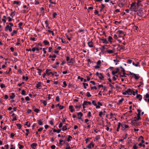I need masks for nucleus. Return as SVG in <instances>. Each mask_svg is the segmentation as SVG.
<instances>
[{"label": "nucleus", "instance_id": "1", "mask_svg": "<svg viewBox=\"0 0 149 149\" xmlns=\"http://www.w3.org/2000/svg\"><path fill=\"white\" fill-rule=\"evenodd\" d=\"M136 120H137L136 119H135L131 121V124H132V126L135 127L138 125V124L136 121Z\"/></svg>", "mask_w": 149, "mask_h": 149}, {"label": "nucleus", "instance_id": "2", "mask_svg": "<svg viewBox=\"0 0 149 149\" xmlns=\"http://www.w3.org/2000/svg\"><path fill=\"white\" fill-rule=\"evenodd\" d=\"M143 99L146 101H148L149 102V94L148 93L146 94L143 97Z\"/></svg>", "mask_w": 149, "mask_h": 149}, {"label": "nucleus", "instance_id": "3", "mask_svg": "<svg viewBox=\"0 0 149 149\" xmlns=\"http://www.w3.org/2000/svg\"><path fill=\"white\" fill-rule=\"evenodd\" d=\"M5 31H7L9 30L10 32H11L12 31V29L11 26H10L8 24L5 27Z\"/></svg>", "mask_w": 149, "mask_h": 149}, {"label": "nucleus", "instance_id": "4", "mask_svg": "<svg viewBox=\"0 0 149 149\" xmlns=\"http://www.w3.org/2000/svg\"><path fill=\"white\" fill-rule=\"evenodd\" d=\"M137 111L138 112V114H137V116H138V117H135L134 118L135 119H136V120H139L140 118V116L141 115V110H140L139 109H138L137 110Z\"/></svg>", "mask_w": 149, "mask_h": 149}, {"label": "nucleus", "instance_id": "5", "mask_svg": "<svg viewBox=\"0 0 149 149\" xmlns=\"http://www.w3.org/2000/svg\"><path fill=\"white\" fill-rule=\"evenodd\" d=\"M118 48H119V50H125V47L124 46L122 45H118Z\"/></svg>", "mask_w": 149, "mask_h": 149}, {"label": "nucleus", "instance_id": "6", "mask_svg": "<svg viewBox=\"0 0 149 149\" xmlns=\"http://www.w3.org/2000/svg\"><path fill=\"white\" fill-rule=\"evenodd\" d=\"M37 144L36 143H33L31 145V147L33 149H35V148L37 146Z\"/></svg>", "mask_w": 149, "mask_h": 149}, {"label": "nucleus", "instance_id": "7", "mask_svg": "<svg viewBox=\"0 0 149 149\" xmlns=\"http://www.w3.org/2000/svg\"><path fill=\"white\" fill-rule=\"evenodd\" d=\"M136 97L137 99H138L139 101H141L142 99V96L139 94H137L136 96Z\"/></svg>", "mask_w": 149, "mask_h": 149}, {"label": "nucleus", "instance_id": "8", "mask_svg": "<svg viewBox=\"0 0 149 149\" xmlns=\"http://www.w3.org/2000/svg\"><path fill=\"white\" fill-rule=\"evenodd\" d=\"M91 146H92L93 147L94 146V145L93 144V142H91L87 147L88 148L91 149Z\"/></svg>", "mask_w": 149, "mask_h": 149}, {"label": "nucleus", "instance_id": "9", "mask_svg": "<svg viewBox=\"0 0 149 149\" xmlns=\"http://www.w3.org/2000/svg\"><path fill=\"white\" fill-rule=\"evenodd\" d=\"M87 44L89 47H93V42L92 41L88 42Z\"/></svg>", "mask_w": 149, "mask_h": 149}, {"label": "nucleus", "instance_id": "10", "mask_svg": "<svg viewBox=\"0 0 149 149\" xmlns=\"http://www.w3.org/2000/svg\"><path fill=\"white\" fill-rule=\"evenodd\" d=\"M51 70V69H46V71H45V73L46 74H47V75L49 76L50 75V74H51V73H52V72H49V71H50Z\"/></svg>", "mask_w": 149, "mask_h": 149}, {"label": "nucleus", "instance_id": "11", "mask_svg": "<svg viewBox=\"0 0 149 149\" xmlns=\"http://www.w3.org/2000/svg\"><path fill=\"white\" fill-rule=\"evenodd\" d=\"M73 106L72 105H70L69 106V108L70 109L71 112L72 113L75 110L74 109H73Z\"/></svg>", "mask_w": 149, "mask_h": 149}, {"label": "nucleus", "instance_id": "12", "mask_svg": "<svg viewBox=\"0 0 149 149\" xmlns=\"http://www.w3.org/2000/svg\"><path fill=\"white\" fill-rule=\"evenodd\" d=\"M41 83L40 82H38V84H36V87L37 88H39L40 87H41Z\"/></svg>", "mask_w": 149, "mask_h": 149}, {"label": "nucleus", "instance_id": "13", "mask_svg": "<svg viewBox=\"0 0 149 149\" xmlns=\"http://www.w3.org/2000/svg\"><path fill=\"white\" fill-rule=\"evenodd\" d=\"M98 77L101 80H102L104 78V77L102 73H100L99 75L98 76Z\"/></svg>", "mask_w": 149, "mask_h": 149}, {"label": "nucleus", "instance_id": "14", "mask_svg": "<svg viewBox=\"0 0 149 149\" xmlns=\"http://www.w3.org/2000/svg\"><path fill=\"white\" fill-rule=\"evenodd\" d=\"M101 40L104 43L107 44L108 43V42L106 39L102 38L101 39Z\"/></svg>", "mask_w": 149, "mask_h": 149}, {"label": "nucleus", "instance_id": "15", "mask_svg": "<svg viewBox=\"0 0 149 149\" xmlns=\"http://www.w3.org/2000/svg\"><path fill=\"white\" fill-rule=\"evenodd\" d=\"M43 43L45 45H49V43L47 40H45L43 41Z\"/></svg>", "mask_w": 149, "mask_h": 149}, {"label": "nucleus", "instance_id": "16", "mask_svg": "<svg viewBox=\"0 0 149 149\" xmlns=\"http://www.w3.org/2000/svg\"><path fill=\"white\" fill-rule=\"evenodd\" d=\"M39 125H43V123L40 120H38L37 121Z\"/></svg>", "mask_w": 149, "mask_h": 149}, {"label": "nucleus", "instance_id": "17", "mask_svg": "<svg viewBox=\"0 0 149 149\" xmlns=\"http://www.w3.org/2000/svg\"><path fill=\"white\" fill-rule=\"evenodd\" d=\"M127 92L128 94H129V93H132V92H133V90H132L130 88H128L127 90Z\"/></svg>", "mask_w": 149, "mask_h": 149}, {"label": "nucleus", "instance_id": "18", "mask_svg": "<svg viewBox=\"0 0 149 149\" xmlns=\"http://www.w3.org/2000/svg\"><path fill=\"white\" fill-rule=\"evenodd\" d=\"M87 103L86 101H84V102L82 104L83 108H85V105H87Z\"/></svg>", "mask_w": 149, "mask_h": 149}, {"label": "nucleus", "instance_id": "19", "mask_svg": "<svg viewBox=\"0 0 149 149\" xmlns=\"http://www.w3.org/2000/svg\"><path fill=\"white\" fill-rule=\"evenodd\" d=\"M124 100V98H122L121 99L119 100L117 104H120Z\"/></svg>", "mask_w": 149, "mask_h": 149}, {"label": "nucleus", "instance_id": "20", "mask_svg": "<svg viewBox=\"0 0 149 149\" xmlns=\"http://www.w3.org/2000/svg\"><path fill=\"white\" fill-rule=\"evenodd\" d=\"M17 33V31H16L15 30H13V32L12 33H11V36H13L14 34H16Z\"/></svg>", "mask_w": 149, "mask_h": 149}, {"label": "nucleus", "instance_id": "21", "mask_svg": "<svg viewBox=\"0 0 149 149\" xmlns=\"http://www.w3.org/2000/svg\"><path fill=\"white\" fill-rule=\"evenodd\" d=\"M12 95L10 96V99H13L15 97V93H11Z\"/></svg>", "mask_w": 149, "mask_h": 149}, {"label": "nucleus", "instance_id": "22", "mask_svg": "<svg viewBox=\"0 0 149 149\" xmlns=\"http://www.w3.org/2000/svg\"><path fill=\"white\" fill-rule=\"evenodd\" d=\"M139 63L138 62H136V64L134 63V62H133L132 63V64L136 67H137V66H139L138 65H139ZM139 66H140V65H139Z\"/></svg>", "mask_w": 149, "mask_h": 149}, {"label": "nucleus", "instance_id": "23", "mask_svg": "<svg viewBox=\"0 0 149 149\" xmlns=\"http://www.w3.org/2000/svg\"><path fill=\"white\" fill-rule=\"evenodd\" d=\"M127 135H128L127 134V133H126L125 134V137H123V139H120L119 141H123L124 139H125L126 138L127 136Z\"/></svg>", "mask_w": 149, "mask_h": 149}, {"label": "nucleus", "instance_id": "24", "mask_svg": "<svg viewBox=\"0 0 149 149\" xmlns=\"http://www.w3.org/2000/svg\"><path fill=\"white\" fill-rule=\"evenodd\" d=\"M82 84L84 86V88L85 89H86V86H88V84L85 83H82Z\"/></svg>", "mask_w": 149, "mask_h": 149}, {"label": "nucleus", "instance_id": "25", "mask_svg": "<svg viewBox=\"0 0 149 149\" xmlns=\"http://www.w3.org/2000/svg\"><path fill=\"white\" fill-rule=\"evenodd\" d=\"M106 46V45H104L102 46L100 48V49L101 50L102 52H103L104 50V49H105V46Z\"/></svg>", "mask_w": 149, "mask_h": 149}, {"label": "nucleus", "instance_id": "26", "mask_svg": "<svg viewBox=\"0 0 149 149\" xmlns=\"http://www.w3.org/2000/svg\"><path fill=\"white\" fill-rule=\"evenodd\" d=\"M120 126H121V127H122L121 130H125V128H124L125 127L124 126V123L121 124V123Z\"/></svg>", "mask_w": 149, "mask_h": 149}, {"label": "nucleus", "instance_id": "27", "mask_svg": "<svg viewBox=\"0 0 149 149\" xmlns=\"http://www.w3.org/2000/svg\"><path fill=\"white\" fill-rule=\"evenodd\" d=\"M124 32L123 31L119 30L118 31V33L119 35H120L121 34H124Z\"/></svg>", "mask_w": 149, "mask_h": 149}, {"label": "nucleus", "instance_id": "28", "mask_svg": "<svg viewBox=\"0 0 149 149\" xmlns=\"http://www.w3.org/2000/svg\"><path fill=\"white\" fill-rule=\"evenodd\" d=\"M37 70H38L39 71L38 72V73H39V75H41V73L42 71V70H41L39 68L37 69Z\"/></svg>", "mask_w": 149, "mask_h": 149}, {"label": "nucleus", "instance_id": "29", "mask_svg": "<svg viewBox=\"0 0 149 149\" xmlns=\"http://www.w3.org/2000/svg\"><path fill=\"white\" fill-rule=\"evenodd\" d=\"M67 129V126L66 125L63 126L62 128V130L63 131L66 130Z\"/></svg>", "mask_w": 149, "mask_h": 149}, {"label": "nucleus", "instance_id": "30", "mask_svg": "<svg viewBox=\"0 0 149 149\" xmlns=\"http://www.w3.org/2000/svg\"><path fill=\"white\" fill-rule=\"evenodd\" d=\"M120 125H121V123H120V122H119L118 123V127L117 128V130H116L117 132L119 131V129L120 126Z\"/></svg>", "mask_w": 149, "mask_h": 149}, {"label": "nucleus", "instance_id": "31", "mask_svg": "<svg viewBox=\"0 0 149 149\" xmlns=\"http://www.w3.org/2000/svg\"><path fill=\"white\" fill-rule=\"evenodd\" d=\"M72 137L70 135H68L67 141L68 142L70 141H71V139H72Z\"/></svg>", "mask_w": 149, "mask_h": 149}, {"label": "nucleus", "instance_id": "32", "mask_svg": "<svg viewBox=\"0 0 149 149\" xmlns=\"http://www.w3.org/2000/svg\"><path fill=\"white\" fill-rule=\"evenodd\" d=\"M77 115L78 116H80L81 117H82L83 115V114L81 112H80L77 113Z\"/></svg>", "mask_w": 149, "mask_h": 149}, {"label": "nucleus", "instance_id": "33", "mask_svg": "<svg viewBox=\"0 0 149 149\" xmlns=\"http://www.w3.org/2000/svg\"><path fill=\"white\" fill-rule=\"evenodd\" d=\"M64 86H63V87L64 88H65L67 86L66 82L65 81H64L63 82Z\"/></svg>", "mask_w": 149, "mask_h": 149}, {"label": "nucleus", "instance_id": "34", "mask_svg": "<svg viewBox=\"0 0 149 149\" xmlns=\"http://www.w3.org/2000/svg\"><path fill=\"white\" fill-rule=\"evenodd\" d=\"M17 126L18 127V128L19 129H20L21 128L22 125H21L19 123L17 124H16Z\"/></svg>", "mask_w": 149, "mask_h": 149}, {"label": "nucleus", "instance_id": "35", "mask_svg": "<svg viewBox=\"0 0 149 149\" xmlns=\"http://www.w3.org/2000/svg\"><path fill=\"white\" fill-rule=\"evenodd\" d=\"M18 145H19V148L20 149H22L24 147V146L23 145H20V144L18 143Z\"/></svg>", "mask_w": 149, "mask_h": 149}, {"label": "nucleus", "instance_id": "36", "mask_svg": "<svg viewBox=\"0 0 149 149\" xmlns=\"http://www.w3.org/2000/svg\"><path fill=\"white\" fill-rule=\"evenodd\" d=\"M108 41L109 42H111L112 41H111V40L112 39V38L111 36H109L108 37Z\"/></svg>", "mask_w": 149, "mask_h": 149}, {"label": "nucleus", "instance_id": "37", "mask_svg": "<svg viewBox=\"0 0 149 149\" xmlns=\"http://www.w3.org/2000/svg\"><path fill=\"white\" fill-rule=\"evenodd\" d=\"M20 3L19 1H13V4H16L17 5H19V3Z\"/></svg>", "mask_w": 149, "mask_h": 149}, {"label": "nucleus", "instance_id": "38", "mask_svg": "<svg viewBox=\"0 0 149 149\" xmlns=\"http://www.w3.org/2000/svg\"><path fill=\"white\" fill-rule=\"evenodd\" d=\"M26 131L27 132L26 134V136L29 135V130L28 129H26Z\"/></svg>", "mask_w": 149, "mask_h": 149}, {"label": "nucleus", "instance_id": "39", "mask_svg": "<svg viewBox=\"0 0 149 149\" xmlns=\"http://www.w3.org/2000/svg\"><path fill=\"white\" fill-rule=\"evenodd\" d=\"M59 144H60L61 145H62L63 144V143H62V142H63V140L60 139L59 140Z\"/></svg>", "mask_w": 149, "mask_h": 149}, {"label": "nucleus", "instance_id": "40", "mask_svg": "<svg viewBox=\"0 0 149 149\" xmlns=\"http://www.w3.org/2000/svg\"><path fill=\"white\" fill-rule=\"evenodd\" d=\"M22 24H23V23L21 22H19L18 24L19 26L20 29H22V27H21V26L22 25Z\"/></svg>", "mask_w": 149, "mask_h": 149}, {"label": "nucleus", "instance_id": "41", "mask_svg": "<svg viewBox=\"0 0 149 149\" xmlns=\"http://www.w3.org/2000/svg\"><path fill=\"white\" fill-rule=\"evenodd\" d=\"M28 123L29 122H28V121L26 122L25 123V125H26L28 127H29L30 126L31 124H30V123H29V124L28 125Z\"/></svg>", "mask_w": 149, "mask_h": 149}, {"label": "nucleus", "instance_id": "42", "mask_svg": "<svg viewBox=\"0 0 149 149\" xmlns=\"http://www.w3.org/2000/svg\"><path fill=\"white\" fill-rule=\"evenodd\" d=\"M107 52H108L109 54H111L113 53V51L111 50H107Z\"/></svg>", "mask_w": 149, "mask_h": 149}, {"label": "nucleus", "instance_id": "43", "mask_svg": "<svg viewBox=\"0 0 149 149\" xmlns=\"http://www.w3.org/2000/svg\"><path fill=\"white\" fill-rule=\"evenodd\" d=\"M21 93V94L23 95H26L25 94V91L24 90H23L22 91Z\"/></svg>", "mask_w": 149, "mask_h": 149}, {"label": "nucleus", "instance_id": "44", "mask_svg": "<svg viewBox=\"0 0 149 149\" xmlns=\"http://www.w3.org/2000/svg\"><path fill=\"white\" fill-rule=\"evenodd\" d=\"M133 8L132 11H135L136 10V5L135 6H134L132 7Z\"/></svg>", "mask_w": 149, "mask_h": 149}, {"label": "nucleus", "instance_id": "45", "mask_svg": "<svg viewBox=\"0 0 149 149\" xmlns=\"http://www.w3.org/2000/svg\"><path fill=\"white\" fill-rule=\"evenodd\" d=\"M75 107L76 109H80V108L81 107V105H80L79 106L76 105L75 106Z\"/></svg>", "mask_w": 149, "mask_h": 149}, {"label": "nucleus", "instance_id": "46", "mask_svg": "<svg viewBox=\"0 0 149 149\" xmlns=\"http://www.w3.org/2000/svg\"><path fill=\"white\" fill-rule=\"evenodd\" d=\"M47 48H47H42V49L43 50V52L44 54H45L46 53V51L45 50Z\"/></svg>", "mask_w": 149, "mask_h": 149}, {"label": "nucleus", "instance_id": "47", "mask_svg": "<svg viewBox=\"0 0 149 149\" xmlns=\"http://www.w3.org/2000/svg\"><path fill=\"white\" fill-rule=\"evenodd\" d=\"M124 5V4L123 3H120L118 4V6L120 8L122 7Z\"/></svg>", "mask_w": 149, "mask_h": 149}, {"label": "nucleus", "instance_id": "48", "mask_svg": "<svg viewBox=\"0 0 149 149\" xmlns=\"http://www.w3.org/2000/svg\"><path fill=\"white\" fill-rule=\"evenodd\" d=\"M87 125H88V126L87 127H86L85 128H86L87 129L91 127L90 124H89V123H87Z\"/></svg>", "mask_w": 149, "mask_h": 149}, {"label": "nucleus", "instance_id": "49", "mask_svg": "<svg viewBox=\"0 0 149 149\" xmlns=\"http://www.w3.org/2000/svg\"><path fill=\"white\" fill-rule=\"evenodd\" d=\"M94 67L96 69L99 68H100V66L97 65L95 66Z\"/></svg>", "mask_w": 149, "mask_h": 149}, {"label": "nucleus", "instance_id": "50", "mask_svg": "<svg viewBox=\"0 0 149 149\" xmlns=\"http://www.w3.org/2000/svg\"><path fill=\"white\" fill-rule=\"evenodd\" d=\"M101 61L100 60H99L96 63V64H97V65H100V64L101 63Z\"/></svg>", "mask_w": 149, "mask_h": 149}, {"label": "nucleus", "instance_id": "51", "mask_svg": "<svg viewBox=\"0 0 149 149\" xmlns=\"http://www.w3.org/2000/svg\"><path fill=\"white\" fill-rule=\"evenodd\" d=\"M57 14L56 13H54L53 14V17L54 18H55L56 17V16L57 15Z\"/></svg>", "mask_w": 149, "mask_h": 149}, {"label": "nucleus", "instance_id": "52", "mask_svg": "<svg viewBox=\"0 0 149 149\" xmlns=\"http://www.w3.org/2000/svg\"><path fill=\"white\" fill-rule=\"evenodd\" d=\"M87 94L86 95L87 97H89L91 96V95L90 94V93L89 92H87Z\"/></svg>", "mask_w": 149, "mask_h": 149}, {"label": "nucleus", "instance_id": "53", "mask_svg": "<svg viewBox=\"0 0 149 149\" xmlns=\"http://www.w3.org/2000/svg\"><path fill=\"white\" fill-rule=\"evenodd\" d=\"M137 148H138V147L136 146V144H135L133 146V149H137Z\"/></svg>", "mask_w": 149, "mask_h": 149}, {"label": "nucleus", "instance_id": "54", "mask_svg": "<svg viewBox=\"0 0 149 149\" xmlns=\"http://www.w3.org/2000/svg\"><path fill=\"white\" fill-rule=\"evenodd\" d=\"M0 87L1 88H4L5 87V84H1L0 85Z\"/></svg>", "mask_w": 149, "mask_h": 149}, {"label": "nucleus", "instance_id": "55", "mask_svg": "<svg viewBox=\"0 0 149 149\" xmlns=\"http://www.w3.org/2000/svg\"><path fill=\"white\" fill-rule=\"evenodd\" d=\"M56 100L57 101H59V97L58 96H57L56 97Z\"/></svg>", "mask_w": 149, "mask_h": 149}, {"label": "nucleus", "instance_id": "56", "mask_svg": "<svg viewBox=\"0 0 149 149\" xmlns=\"http://www.w3.org/2000/svg\"><path fill=\"white\" fill-rule=\"evenodd\" d=\"M121 72H123V74H127H127H126V73L125 72V70L124 69H122L121 70Z\"/></svg>", "mask_w": 149, "mask_h": 149}, {"label": "nucleus", "instance_id": "57", "mask_svg": "<svg viewBox=\"0 0 149 149\" xmlns=\"http://www.w3.org/2000/svg\"><path fill=\"white\" fill-rule=\"evenodd\" d=\"M15 11L12 12L11 14H10V16H12V17H13V16L15 15Z\"/></svg>", "mask_w": 149, "mask_h": 149}, {"label": "nucleus", "instance_id": "58", "mask_svg": "<svg viewBox=\"0 0 149 149\" xmlns=\"http://www.w3.org/2000/svg\"><path fill=\"white\" fill-rule=\"evenodd\" d=\"M141 2V1L140 0H138L137 1L136 5L138 6H139V3Z\"/></svg>", "mask_w": 149, "mask_h": 149}, {"label": "nucleus", "instance_id": "59", "mask_svg": "<svg viewBox=\"0 0 149 149\" xmlns=\"http://www.w3.org/2000/svg\"><path fill=\"white\" fill-rule=\"evenodd\" d=\"M135 5H136V3H132L131 4V7H133Z\"/></svg>", "mask_w": 149, "mask_h": 149}, {"label": "nucleus", "instance_id": "60", "mask_svg": "<svg viewBox=\"0 0 149 149\" xmlns=\"http://www.w3.org/2000/svg\"><path fill=\"white\" fill-rule=\"evenodd\" d=\"M34 111L37 113L40 111V110L38 109H35Z\"/></svg>", "mask_w": 149, "mask_h": 149}, {"label": "nucleus", "instance_id": "61", "mask_svg": "<svg viewBox=\"0 0 149 149\" xmlns=\"http://www.w3.org/2000/svg\"><path fill=\"white\" fill-rule=\"evenodd\" d=\"M15 134L13 133H11L10 134V138H13L14 136H15Z\"/></svg>", "mask_w": 149, "mask_h": 149}, {"label": "nucleus", "instance_id": "62", "mask_svg": "<svg viewBox=\"0 0 149 149\" xmlns=\"http://www.w3.org/2000/svg\"><path fill=\"white\" fill-rule=\"evenodd\" d=\"M92 104L95 106L96 105V104L95 101L93 100L92 101Z\"/></svg>", "mask_w": 149, "mask_h": 149}, {"label": "nucleus", "instance_id": "63", "mask_svg": "<svg viewBox=\"0 0 149 149\" xmlns=\"http://www.w3.org/2000/svg\"><path fill=\"white\" fill-rule=\"evenodd\" d=\"M91 89H92V90L94 88L95 89V90H96L97 89V88L95 86H94V87L91 86Z\"/></svg>", "mask_w": 149, "mask_h": 149}, {"label": "nucleus", "instance_id": "64", "mask_svg": "<svg viewBox=\"0 0 149 149\" xmlns=\"http://www.w3.org/2000/svg\"><path fill=\"white\" fill-rule=\"evenodd\" d=\"M64 107L63 106L60 105L59 107L60 110L64 108Z\"/></svg>", "mask_w": 149, "mask_h": 149}]
</instances>
